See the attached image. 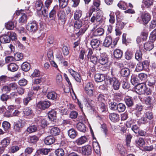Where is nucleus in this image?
Segmentation results:
<instances>
[{
    "label": "nucleus",
    "instance_id": "obj_1",
    "mask_svg": "<svg viewBox=\"0 0 156 156\" xmlns=\"http://www.w3.org/2000/svg\"><path fill=\"white\" fill-rule=\"evenodd\" d=\"M27 30L29 32L34 33L38 30V25L35 21H30L26 25Z\"/></svg>",
    "mask_w": 156,
    "mask_h": 156
},
{
    "label": "nucleus",
    "instance_id": "obj_2",
    "mask_svg": "<svg viewBox=\"0 0 156 156\" xmlns=\"http://www.w3.org/2000/svg\"><path fill=\"white\" fill-rule=\"evenodd\" d=\"M84 91L89 96H93L94 93L93 84L90 82L87 83L84 87Z\"/></svg>",
    "mask_w": 156,
    "mask_h": 156
},
{
    "label": "nucleus",
    "instance_id": "obj_3",
    "mask_svg": "<svg viewBox=\"0 0 156 156\" xmlns=\"http://www.w3.org/2000/svg\"><path fill=\"white\" fill-rule=\"evenodd\" d=\"M140 20L144 25L147 24L151 19V16L147 13H142L140 16Z\"/></svg>",
    "mask_w": 156,
    "mask_h": 156
},
{
    "label": "nucleus",
    "instance_id": "obj_4",
    "mask_svg": "<svg viewBox=\"0 0 156 156\" xmlns=\"http://www.w3.org/2000/svg\"><path fill=\"white\" fill-rule=\"evenodd\" d=\"M110 83L113 88L115 90H118L119 89L120 83L115 78H110L109 79Z\"/></svg>",
    "mask_w": 156,
    "mask_h": 156
},
{
    "label": "nucleus",
    "instance_id": "obj_5",
    "mask_svg": "<svg viewBox=\"0 0 156 156\" xmlns=\"http://www.w3.org/2000/svg\"><path fill=\"white\" fill-rule=\"evenodd\" d=\"M153 117V115L152 112H146L143 117L140 119L141 123H145L147 122V119L150 120Z\"/></svg>",
    "mask_w": 156,
    "mask_h": 156
},
{
    "label": "nucleus",
    "instance_id": "obj_6",
    "mask_svg": "<svg viewBox=\"0 0 156 156\" xmlns=\"http://www.w3.org/2000/svg\"><path fill=\"white\" fill-rule=\"evenodd\" d=\"M146 85L144 83H141L137 85L135 87V91L138 94H145Z\"/></svg>",
    "mask_w": 156,
    "mask_h": 156
},
{
    "label": "nucleus",
    "instance_id": "obj_7",
    "mask_svg": "<svg viewBox=\"0 0 156 156\" xmlns=\"http://www.w3.org/2000/svg\"><path fill=\"white\" fill-rule=\"evenodd\" d=\"M24 125V121L20 120L15 122L14 124V129L17 132H19Z\"/></svg>",
    "mask_w": 156,
    "mask_h": 156
},
{
    "label": "nucleus",
    "instance_id": "obj_8",
    "mask_svg": "<svg viewBox=\"0 0 156 156\" xmlns=\"http://www.w3.org/2000/svg\"><path fill=\"white\" fill-rule=\"evenodd\" d=\"M50 105V102L48 101H41L37 105L38 108L43 110H44L48 108Z\"/></svg>",
    "mask_w": 156,
    "mask_h": 156
},
{
    "label": "nucleus",
    "instance_id": "obj_9",
    "mask_svg": "<svg viewBox=\"0 0 156 156\" xmlns=\"http://www.w3.org/2000/svg\"><path fill=\"white\" fill-rule=\"evenodd\" d=\"M69 72L74 77L76 81L78 82H81V78L80 75L71 69L69 70Z\"/></svg>",
    "mask_w": 156,
    "mask_h": 156
},
{
    "label": "nucleus",
    "instance_id": "obj_10",
    "mask_svg": "<svg viewBox=\"0 0 156 156\" xmlns=\"http://www.w3.org/2000/svg\"><path fill=\"white\" fill-rule=\"evenodd\" d=\"M99 62L101 65H104L108 63V58L107 55L104 53L101 55L99 58Z\"/></svg>",
    "mask_w": 156,
    "mask_h": 156
},
{
    "label": "nucleus",
    "instance_id": "obj_11",
    "mask_svg": "<svg viewBox=\"0 0 156 156\" xmlns=\"http://www.w3.org/2000/svg\"><path fill=\"white\" fill-rule=\"evenodd\" d=\"M82 151L84 154L89 155L91 153V147L89 145H87L83 147L82 148Z\"/></svg>",
    "mask_w": 156,
    "mask_h": 156
},
{
    "label": "nucleus",
    "instance_id": "obj_12",
    "mask_svg": "<svg viewBox=\"0 0 156 156\" xmlns=\"http://www.w3.org/2000/svg\"><path fill=\"white\" fill-rule=\"evenodd\" d=\"M55 141L54 138L51 136L46 137L44 140V143L47 145H50L53 144Z\"/></svg>",
    "mask_w": 156,
    "mask_h": 156
},
{
    "label": "nucleus",
    "instance_id": "obj_13",
    "mask_svg": "<svg viewBox=\"0 0 156 156\" xmlns=\"http://www.w3.org/2000/svg\"><path fill=\"white\" fill-rule=\"evenodd\" d=\"M87 140V137L84 136H83L76 140L75 142L78 145H80L85 143Z\"/></svg>",
    "mask_w": 156,
    "mask_h": 156
},
{
    "label": "nucleus",
    "instance_id": "obj_14",
    "mask_svg": "<svg viewBox=\"0 0 156 156\" xmlns=\"http://www.w3.org/2000/svg\"><path fill=\"white\" fill-rule=\"evenodd\" d=\"M17 22L14 21L13 22H9L5 24V26L6 28L8 30H13L16 26Z\"/></svg>",
    "mask_w": 156,
    "mask_h": 156
},
{
    "label": "nucleus",
    "instance_id": "obj_15",
    "mask_svg": "<svg viewBox=\"0 0 156 156\" xmlns=\"http://www.w3.org/2000/svg\"><path fill=\"white\" fill-rule=\"evenodd\" d=\"M60 132V130L59 129L56 127H54L51 128L50 131V134L53 136L58 135Z\"/></svg>",
    "mask_w": 156,
    "mask_h": 156
},
{
    "label": "nucleus",
    "instance_id": "obj_16",
    "mask_svg": "<svg viewBox=\"0 0 156 156\" xmlns=\"http://www.w3.org/2000/svg\"><path fill=\"white\" fill-rule=\"evenodd\" d=\"M130 71L127 68H125L121 69L120 74L122 76L124 77H128L130 74Z\"/></svg>",
    "mask_w": 156,
    "mask_h": 156
},
{
    "label": "nucleus",
    "instance_id": "obj_17",
    "mask_svg": "<svg viewBox=\"0 0 156 156\" xmlns=\"http://www.w3.org/2000/svg\"><path fill=\"white\" fill-rule=\"evenodd\" d=\"M109 118L113 122H117L119 119V115L117 113H112L109 115Z\"/></svg>",
    "mask_w": 156,
    "mask_h": 156
},
{
    "label": "nucleus",
    "instance_id": "obj_18",
    "mask_svg": "<svg viewBox=\"0 0 156 156\" xmlns=\"http://www.w3.org/2000/svg\"><path fill=\"white\" fill-rule=\"evenodd\" d=\"M0 40L2 43H8L10 41V38L8 34V35H4L1 37Z\"/></svg>",
    "mask_w": 156,
    "mask_h": 156
},
{
    "label": "nucleus",
    "instance_id": "obj_19",
    "mask_svg": "<svg viewBox=\"0 0 156 156\" xmlns=\"http://www.w3.org/2000/svg\"><path fill=\"white\" fill-rule=\"evenodd\" d=\"M56 112L54 110H51L48 112V117L51 120H53L56 119Z\"/></svg>",
    "mask_w": 156,
    "mask_h": 156
},
{
    "label": "nucleus",
    "instance_id": "obj_20",
    "mask_svg": "<svg viewBox=\"0 0 156 156\" xmlns=\"http://www.w3.org/2000/svg\"><path fill=\"white\" fill-rule=\"evenodd\" d=\"M12 53H13L14 55V58L16 60H20L23 58V54L20 53H15L14 51L12 50V49H11L10 51Z\"/></svg>",
    "mask_w": 156,
    "mask_h": 156
},
{
    "label": "nucleus",
    "instance_id": "obj_21",
    "mask_svg": "<svg viewBox=\"0 0 156 156\" xmlns=\"http://www.w3.org/2000/svg\"><path fill=\"white\" fill-rule=\"evenodd\" d=\"M95 80L98 82H101L105 79V76L103 74H96L94 76Z\"/></svg>",
    "mask_w": 156,
    "mask_h": 156
},
{
    "label": "nucleus",
    "instance_id": "obj_22",
    "mask_svg": "<svg viewBox=\"0 0 156 156\" xmlns=\"http://www.w3.org/2000/svg\"><path fill=\"white\" fill-rule=\"evenodd\" d=\"M112 42V38L110 36H107L103 43V45L106 47H108L111 44Z\"/></svg>",
    "mask_w": 156,
    "mask_h": 156
},
{
    "label": "nucleus",
    "instance_id": "obj_23",
    "mask_svg": "<svg viewBox=\"0 0 156 156\" xmlns=\"http://www.w3.org/2000/svg\"><path fill=\"white\" fill-rule=\"evenodd\" d=\"M100 44V41L97 39H92L90 43V44L93 49L98 48Z\"/></svg>",
    "mask_w": 156,
    "mask_h": 156
},
{
    "label": "nucleus",
    "instance_id": "obj_24",
    "mask_svg": "<svg viewBox=\"0 0 156 156\" xmlns=\"http://www.w3.org/2000/svg\"><path fill=\"white\" fill-rule=\"evenodd\" d=\"M104 33V30L102 28H98L94 30L93 35L95 36H98L102 35Z\"/></svg>",
    "mask_w": 156,
    "mask_h": 156
},
{
    "label": "nucleus",
    "instance_id": "obj_25",
    "mask_svg": "<svg viewBox=\"0 0 156 156\" xmlns=\"http://www.w3.org/2000/svg\"><path fill=\"white\" fill-rule=\"evenodd\" d=\"M18 66L16 64L12 63L8 66V70L12 72L16 71L18 69Z\"/></svg>",
    "mask_w": 156,
    "mask_h": 156
},
{
    "label": "nucleus",
    "instance_id": "obj_26",
    "mask_svg": "<svg viewBox=\"0 0 156 156\" xmlns=\"http://www.w3.org/2000/svg\"><path fill=\"white\" fill-rule=\"evenodd\" d=\"M68 134L69 136L71 138L74 139L77 135L76 131L73 129H70L68 131Z\"/></svg>",
    "mask_w": 156,
    "mask_h": 156
},
{
    "label": "nucleus",
    "instance_id": "obj_27",
    "mask_svg": "<svg viewBox=\"0 0 156 156\" xmlns=\"http://www.w3.org/2000/svg\"><path fill=\"white\" fill-rule=\"evenodd\" d=\"M27 17L25 13L22 14V15L19 19V22L21 24H24L27 22Z\"/></svg>",
    "mask_w": 156,
    "mask_h": 156
},
{
    "label": "nucleus",
    "instance_id": "obj_28",
    "mask_svg": "<svg viewBox=\"0 0 156 156\" xmlns=\"http://www.w3.org/2000/svg\"><path fill=\"white\" fill-rule=\"evenodd\" d=\"M76 128L78 130L83 132H84L86 131V127L85 125L81 122L77 123Z\"/></svg>",
    "mask_w": 156,
    "mask_h": 156
},
{
    "label": "nucleus",
    "instance_id": "obj_29",
    "mask_svg": "<svg viewBox=\"0 0 156 156\" xmlns=\"http://www.w3.org/2000/svg\"><path fill=\"white\" fill-rule=\"evenodd\" d=\"M57 96V94L54 91L49 92L47 94L48 98L52 100H55L56 99Z\"/></svg>",
    "mask_w": 156,
    "mask_h": 156
},
{
    "label": "nucleus",
    "instance_id": "obj_30",
    "mask_svg": "<svg viewBox=\"0 0 156 156\" xmlns=\"http://www.w3.org/2000/svg\"><path fill=\"white\" fill-rule=\"evenodd\" d=\"M122 51L120 49H115L114 51V55L115 58H119L122 57Z\"/></svg>",
    "mask_w": 156,
    "mask_h": 156
},
{
    "label": "nucleus",
    "instance_id": "obj_31",
    "mask_svg": "<svg viewBox=\"0 0 156 156\" xmlns=\"http://www.w3.org/2000/svg\"><path fill=\"white\" fill-rule=\"evenodd\" d=\"M92 145L94 150L97 154H98L100 151V147L98 143L96 142H93Z\"/></svg>",
    "mask_w": 156,
    "mask_h": 156
},
{
    "label": "nucleus",
    "instance_id": "obj_32",
    "mask_svg": "<svg viewBox=\"0 0 156 156\" xmlns=\"http://www.w3.org/2000/svg\"><path fill=\"white\" fill-rule=\"evenodd\" d=\"M50 149L42 148L37 151V153L38 154H48V153L50 152Z\"/></svg>",
    "mask_w": 156,
    "mask_h": 156
},
{
    "label": "nucleus",
    "instance_id": "obj_33",
    "mask_svg": "<svg viewBox=\"0 0 156 156\" xmlns=\"http://www.w3.org/2000/svg\"><path fill=\"white\" fill-rule=\"evenodd\" d=\"M125 101L126 105L129 107L132 106L133 105L132 99L129 97H126Z\"/></svg>",
    "mask_w": 156,
    "mask_h": 156
},
{
    "label": "nucleus",
    "instance_id": "obj_34",
    "mask_svg": "<svg viewBox=\"0 0 156 156\" xmlns=\"http://www.w3.org/2000/svg\"><path fill=\"white\" fill-rule=\"evenodd\" d=\"M58 16L59 20L63 22L65 20L66 15L65 12L62 11H59L58 14Z\"/></svg>",
    "mask_w": 156,
    "mask_h": 156
},
{
    "label": "nucleus",
    "instance_id": "obj_35",
    "mask_svg": "<svg viewBox=\"0 0 156 156\" xmlns=\"http://www.w3.org/2000/svg\"><path fill=\"white\" fill-rule=\"evenodd\" d=\"M21 68L23 70L27 72L30 69V65L28 63L25 62L22 64Z\"/></svg>",
    "mask_w": 156,
    "mask_h": 156
},
{
    "label": "nucleus",
    "instance_id": "obj_36",
    "mask_svg": "<svg viewBox=\"0 0 156 156\" xmlns=\"http://www.w3.org/2000/svg\"><path fill=\"white\" fill-rule=\"evenodd\" d=\"M82 15L81 11L78 9L76 10L74 13V17L75 20H78L81 17Z\"/></svg>",
    "mask_w": 156,
    "mask_h": 156
},
{
    "label": "nucleus",
    "instance_id": "obj_37",
    "mask_svg": "<svg viewBox=\"0 0 156 156\" xmlns=\"http://www.w3.org/2000/svg\"><path fill=\"white\" fill-rule=\"evenodd\" d=\"M43 4L41 1H38L36 2L35 8L37 11H40L42 7Z\"/></svg>",
    "mask_w": 156,
    "mask_h": 156
},
{
    "label": "nucleus",
    "instance_id": "obj_38",
    "mask_svg": "<svg viewBox=\"0 0 156 156\" xmlns=\"http://www.w3.org/2000/svg\"><path fill=\"white\" fill-rule=\"evenodd\" d=\"M117 110L119 112H124L126 109L125 105L122 103H120L118 104Z\"/></svg>",
    "mask_w": 156,
    "mask_h": 156
},
{
    "label": "nucleus",
    "instance_id": "obj_39",
    "mask_svg": "<svg viewBox=\"0 0 156 156\" xmlns=\"http://www.w3.org/2000/svg\"><path fill=\"white\" fill-rule=\"evenodd\" d=\"M143 3L147 8H149L153 4V0H143Z\"/></svg>",
    "mask_w": 156,
    "mask_h": 156
},
{
    "label": "nucleus",
    "instance_id": "obj_40",
    "mask_svg": "<svg viewBox=\"0 0 156 156\" xmlns=\"http://www.w3.org/2000/svg\"><path fill=\"white\" fill-rule=\"evenodd\" d=\"M118 6L120 9L125 10L127 8V4L124 2L120 1L118 4Z\"/></svg>",
    "mask_w": 156,
    "mask_h": 156
},
{
    "label": "nucleus",
    "instance_id": "obj_41",
    "mask_svg": "<svg viewBox=\"0 0 156 156\" xmlns=\"http://www.w3.org/2000/svg\"><path fill=\"white\" fill-rule=\"evenodd\" d=\"M28 140L30 142L32 143H35L37 142L38 140V138L37 136L35 135L31 136L29 137Z\"/></svg>",
    "mask_w": 156,
    "mask_h": 156
},
{
    "label": "nucleus",
    "instance_id": "obj_42",
    "mask_svg": "<svg viewBox=\"0 0 156 156\" xmlns=\"http://www.w3.org/2000/svg\"><path fill=\"white\" fill-rule=\"evenodd\" d=\"M136 145L140 147H143L145 144V142L144 140L140 138L138 140L136 141Z\"/></svg>",
    "mask_w": 156,
    "mask_h": 156
},
{
    "label": "nucleus",
    "instance_id": "obj_43",
    "mask_svg": "<svg viewBox=\"0 0 156 156\" xmlns=\"http://www.w3.org/2000/svg\"><path fill=\"white\" fill-rule=\"evenodd\" d=\"M153 41L147 42L144 45V49H153L154 47Z\"/></svg>",
    "mask_w": 156,
    "mask_h": 156
},
{
    "label": "nucleus",
    "instance_id": "obj_44",
    "mask_svg": "<svg viewBox=\"0 0 156 156\" xmlns=\"http://www.w3.org/2000/svg\"><path fill=\"white\" fill-rule=\"evenodd\" d=\"M110 18L109 22L110 23L112 24L114 23L115 22V19L114 12H111L109 14Z\"/></svg>",
    "mask_w": 156,
    "mask_h": 156
},
{
    "label": "nucleus",
    "instance_id": "obj_45",
    "mask_svg": "<svg viewBox=\"0 0 156 156\" xmlns=\"http://www.w3.org/2000/svg\"><path fill=\"white\" fill-rule=\"evenodd\" d=\"M156 39V29H154L151 34L150 36V39L154 41Z\"/></svg>",
    "mask_w": 156,
    "mask_h": 156
},
{
    "label": "nucleus",
    "instance_id": "obj_46",
    "mask_svg": "<svg viewBox=\"0 0 156 156\" xmlns=\"http://www.w3.org/2000/svg\"><path fill=\"white\" fill-rule=\"evenodd\" d=\"M59 5L62 8L65 7L68 5V0H58Z\"/></svg>",
    "mask_w": 156,
    "mask_h": 156
},
{
    "label": "nucleus",
    "instance_id": "obj_47",
    "mask_svg": "<svg viewBox=\"0 0 156 156\" xmlns=\"http://www.w3.org/2000/svg\"><path fill=\"white\" fill-rule=\"evenodd\" d=\"M7 77L5 75H2L0 76V86L4 85L7 81Z\"/></svg>",
    "mask_w": 156,
    "mask_h": 156
},
{
    "label": "nucleus",
    "instance_id": "obj_48",
    "mask_svg": "<svg viewBox=\"0 0 156 156\" xmlns=\"http://www.w3.org/2000/svg\"><path fill=\"white\" fill-rule=\"evenodd\" d=\"M37 129V127L35 126H32L28 127L27 129V131L30 133L35 132Z\"/></svg>",
    "mask_w": 156,
    "mask_h": 156
},
{
    "label": "nucleus",
    "instance_id": "obj_49",
    "mask_svg": "<svg viewBox=\"0 0 156 156\" xmlns=\"http://www.w3.org/2000/svg\"><path fill=\"white\" fill-rule=\"evenodd\" d=\"M55 154L57 156H63L64 154V151L62 148L57 149L55 151Z\"/></svg>",
    "mask_w": 156,
    "mask_h": 156
},
{
    "label": "nucleus",
    "instance_id": "obj_50",
    "mask_svg": "<svg viewBox=\"0 0 156 156\" xmlns=\"http://www.w3.org/2000/svg\"><path fill=\"white\" fill-rule=\"evenodd\" d=\"M10 143L9 140L7 138H5L1 141V144L2 146L4 147H6Z\"/></svg>",
    "mask_w": 156,
    "mask_h": 156
},
{
    "label": "nucleus",
    "instance_id": "obj_51",
    "mask_svg": "<svg viewBox=\"0 0 156 156\" xmlns=\"http://www.w3.org/2000/svg\"><path fill=\"white\" fill-rule=\"evenodd\" d=\"M23 112L25 115L28 116L32 114V111L31 109L29 108L26 107L24 109Z\"/></svg>",
    "mask_w": 156,
    "mask_h": 156
},
{
    "label": "nucleus",
    "instance_id": "obj_52",
    "mask_svg": "<svg viewBox=\"0 0 156 156\" xmlns=\"http://www.w3.org/2000/svg\"><path fill=\"white\" fill-rule=\"evenodd\" d=\"M142 56V54L141 51L140 49H139L136 52L135 54V58L137 60L139 61L141 58Z\"/></svg>",
    "mask_w": 156,
    "mask_h": 156
},
{
    "label": "nucleus",
    "instance_id": "obj_53",
    "mask_svg": "<svg viewBox=\"0 0 156 156\" xmlns=\"http://www.w3.org/2000/svg\"><path fill=\"white\" fill-rule=\"evenodd\" d=\"M136 121L134 119H130L128 120L126 122V126L127 127H131L132 125H133L135 123Z\"/></svg>",
    "mask_w": 156,
    "mask_h": 156
},
{
    "label": "nucleus",
    "instance_id": "obj_54",
    "mask_svg": "<svg viewBox=\"0 0 156 156\" xmlns=\"http://www.w3.org/2000/svg\"><path fill=\"white\" fill-rule=\"evenodd\" d=\"M2 127L5 130H8L10 127V124L9 122L7 121H4L2 124Z\"/></svg>",
    "mask_w": 156,
    "mask_h": 156
},
{
    "label": "nucleus",
    "instance_id": "obj_55",
    "mask_svg": "<svg viewBox=\"0 0 156 156\" xmlns=\"http://www.w3.org/2000/svg\"><path fill=\"white\" fill-rule=\"evenodd\" d=\"M138 77L141 81H144L147 78V75L145 73H141L138 74Z\"/></svg>",
    "mask_w": 156,
    "mask_h": 156
},
{
    "label": "nucleus",
    "instance_id": "obj_56",
    "mask_svg": "<svg viewBox=\"0 0 156 156\" xmlns=\"http://www.w3.org/2000/svg\"><path fill=\"white\" fill-rule=\"evenodd\" d=\"M98 100L99 104L103 103L105 102V99L104 96L102 94H100L98 97Z\"/></svg>",
    "mask_w": 156,
    "mask_h": 156
},
{
    "label": "nucleus",
    "instance_id": "obj_57",
    "mask_svg": "<svg viewBox=\"0 0 156 156\" xmlns=\"http://www.w3.org/2000/svg\"><path fill=\"white\" fill-rule=\"evenodd\" d=\"M99 110L101 112L105 111L107 109V107L105 105L104 103L99 104Z\"/></svg>",
    "mask_w": 156,
    "mask_h": 156
},
{
    "label": "nucleus",
    "instance_id": "obj_58",
    "mask_svg": "<svg viewBox=\"0 0 156 156\" xmlns=\"http://www.w3.org/2000/svg\"><path fill=\"white\" fill-rule=\"evenodd\" d=\"M8 34L10 36V39H11L12 40H15L17 38L16 35L14 32H8Z\"/></svg>",
    "mask_w": 156,
    "mask_h": 156
},
{
    "label": "nucleus",
    "instance_id": "obj_59",
    "mask_svg": "<svg viewBox=\"0 0 156 156\" xmlns=\"http://www.w3.org/2000/svg\"><path fill=\"white\" fill-rule=\"evenodd\" d=\"M56 80L57 83H60L62 82V75L60 73H58L56 76Z\"/></svg>",
    "mask_w": 156,
    "mask_h": 156
},
{
    "label": "nucleus",
    "instance_id": "obj_60",
    "mask_svg": "<svg viewBox=\"0 0 156 156\" xmlns=\"http://www.w3.org/2000/svg\"><path fill=\"white\" fill-rule=\"evenodd\" d=\"M82 23L81 21L80 20H77L74 23V27L76 28H80L82 26Z\"/></svg>",
    "mask_w": 156,
    "mask_h": 156
},
{
    "label": "nucleus",
    "instance_id": "obj_61",
    "mask_svg": "<svg viewBox=\"0 0 156 156\" xmlns=\"http://www.w3.org/2000/svg\"><path fill=\"white\" fill-rule=\"evenodd\" d=\"M138 80L134 76H132L131 80V82L133 85H136L138 83Z\"/></svg>",
    "mask_w": 156,
    "mask_h": 156
},
{
    "label": "nucleus",
    "instance_id": "obj_62",
    "mask_svg": "<svg viewBox=\"0 0 156 156\" xmlns=\"http://www.w3.org/2000/svg\"><path fill=\"white\" fill-rule=\"evenodd\" d=\"M143 69H144V66L142 63H139L137 64L136 68V71H140Z\"/></svg>",
    "mask_w": 156,
    "mask_h": 156
},
{
    "label": "nucleus",
    "instance_id": "obj_63",
    "mask_svg": "<svg viewBox=\"0 0 156 156\" xmlns=\"http://www.w3.org/2000/svg\"><path fill=\"white\" fill-rule=\"evenodd\" d=\"M16 90V93L18 94L19 95H22L24 93L23 89L20 87L18 86Z\"/></svg>",
    "mask_w": 156,
    "mask_h": 156
},
{
    "label": "nucleus",
    "instance_id": "obj_64",
    "mask_svg": "<svg viewBox=\"0 0 156 156\" xmlns=\"http://www.w3.org/2000/svg\"><path fill=\"white\" fill-rule=\"evenodd\" d=\"M118 105L115 102H111L109 104L110 109L113 110H117Z\"/></svg>",
    "mask_w": 156,
    "mask_h": 156
}]
</instances>
